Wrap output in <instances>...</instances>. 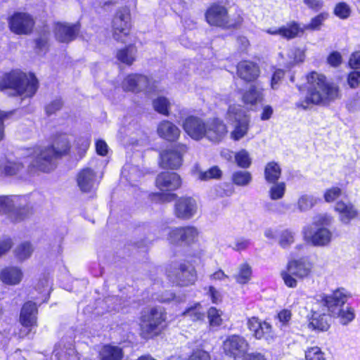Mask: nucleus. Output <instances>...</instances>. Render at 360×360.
Listing matches in <instances>:
<instances>
[{
	"instance_id": "4",
	"label": "nucleus",
	"mask_w": 360,
	"mask_h": 360,
	"mask_svg": "<svg viewBox=\"0 0 360 360\" xmlns=\"http://www.w3.org/2000/svg\"><path fill=\"white\" fill-rule=\"evenodd\" d=\"M33 207L28 196H0V213L8 214L13 221H22L32 214Z\"/></svg>"
},
{
	"instance_id": "41",
	"label": "nucleus",
	"mask_w": 360,
	"mask_h": 360,
	"mask_svg": "<svg viewBox=\"0 0 360 360\" xmlns=\"http://www.w3.org/2000/svg\"><path fill=\"white\" fill-rule=\"evenodd\" d=\"M317 203V198L311 195H302L297 200V207L300 212L311 209Z\"/></svg>"
},
{
	"instance_id": "25",
	"label": "nucleus",
	"mask_w": 360,
	"mask_h": 360,
	"mask_svg": "<svg viewBox=\"0 0 360 360\" xmlns=\"http://www.w3.org/2000/svg\"><path fill=\"white\" fill-rule=\"evenodd\" d=\"M248 328L257 339L272 338V327L266 322L262 321L257 317H251L248 320Z\"/></svg>"
},
{
	"instance_id": "32",
	"label": "nucleus",
	"mask_w": 360,
	"mask_h": 360,
	"mask_svg": "<svg viewBox=\"0 0 360 360\" xmlns=\"http://www.w3.org/2000/svg\"><path fill=\"white\" fill-rule=\"evenodd\" d=\"M263 89L255 85L250 86L243 94V101L246 105H253L263 100Z\"/></svg>"
},
{
	"instance_id": "36",
	"label": "nucleus",
	"mask_w": 360,
	"mask_h": 360,
	"mask_svg": "<svg viewBox=\"0 0 360 360\" xmlns=\"http://www.w3.org/2000/svg\"><path fill=\"white\" fill-rule=\"evenodd\" d=\"M154 300L162 303H171L178 304L185 301L184 295H176L170 291H163L156 293L154 295Z\"/></svg>"
},
{
	"instance_id": "63",
	"label": "nucleus",
	"mask_w": 360,
	"mask_h": 360,
	"mask_svg": "<svg viewBox=\"0 0 360 360\" xmlns=\"http://www.w3.org/2000/svg\"><path fill=\"white\" fill-rule=\"evenodd\" d=\"M304 5L314 11H319L323 6L322 0H302Z\"/></svg>"
},
{
	"instance_id": "34",
	"label": "nucleus",
	"mask_w": 360,
	"mask_h": 360,
	"mask_svg": "<svg viewBox=\"0 0 360 360\" xmlns=\"http://www.w3.org/2000/svg\"><path fill=\"white\" fill-rule=\"evenodd\" d=\"M281 174V169L276 162H270L266 164L264 168V178L268 183L277 181Z\"/></svg>"
},
{
	"instance_id": "56",
	"label": "nucleus",
	"mask_w": 360,
	"mask_h": 360,
	"mask_svg": "<svg viewBox=\"0 0 360 360\" xmlns=\"http://www.w3.org/2000/svg\"><path fill=\"white\" fill-rule=\"evenodd\" d=\"M221 174V172L218 167H213L205 172H200L198 178L201 180L206 181L210 179L219 178Z\"/></svg>"
},
{
	"instance_id": "61",
	"label": "nucleus",
	"mask_w": 360,
	"mask_h": 360,
	"mask_svg": "<svg viewBox=\"0 0 360 360\" xmlns=\"http://www.w3.org/2000/svg\"><path fill=\"white\" fill-rule=\"evenodd\" d=\"M210 358V354L200 348L193 350L191 360H207Z\"/></svg>"
},
{
	"instance_id": "21",
	"label": "nucleus",
	"mask_w": 360,
	"mask_h": 360,
	"mask_svg": "<svg viewBox=\"0 0 360 360\" xmlns=\"http://www.w3.org/2000/svg\"><path fill=\"white\" fill-rule=\"evenodd\" d=\"M122 87L126 91L134 93L142 91H150L148 78L145 75L139 74L127 75L122 83Z\"/></svg>"
},
{
	"instance_id": "37",
	"label": "nucleus",
	"mask_w": 360,
	"mask_h": 360,
	"mask_svg": "<svg viewBox=\"0 0 360 360\" xmlns=\"http://www.w3.org/2000/svg\"><path fill=\"white\" fill-rule=\"evenodd\" d=\"M304 32V28L295 22L281 27V36L287 39H293Z\"/></svg>"
},
{
	"instance_id": "42",
	"label": "nucleus",
	"mask_w": 360,
	"mask_h": 360,
	"mask_svg": "<svg viewBox=\"0 0 360 360\" xmlns=\"http://www.w3.org/2000/svg\"><path fill=\"white\" fill-rule=\"evenodd\" d=\"M328 16L329 15L327 12H323L318 14L311 18L309 23L303 27L304 30H319L323 24V22L328 18Z\"/></svg>"
},
{
	"instance_id": "23",
	"label": "nucleus",
	"mask_w": 360,
	"mask_h": 360,
	"mask_svg": "<svg viewBox=\"0 0 360 360\" xmlns=\"http://www.w3.org/2000/svg\"><path fill=\"white\" fill-rule=\"evenodd\" d=\"M196 211L197 204L192 198H181L175 204L174 214L179 219H191L196 213Z\"/></svg>"
},
{
	"instance_id": "26",
	"label": "nucleus",
	"mask_w": 360,
	"mask_h": 360,
	"mask_svg": "<svg viewBox=\"0 0 360 360\" xmlns=\"http://www.w3.org/2000/svg\"><path fill=\"white\" fill-rule=\"evenodd\" d=\"M260 73L258 65L249 60L240 62L237 65V74L242 79L251 82L256 79Z\"/></svg>"
},
{
	"instance_id": "10",
	"label": "nucleus",
	"mask_w": 360,
	"mask_h": 360,
	"mask_svg": "<svg viewBox=\"0 0 360 360\" xmlns=\"http://www.w3.org/2000/svg\"><path fill=\"white\" fill-rule=\"evenodd\" d=\"M226 118L229 121L237 122L234 129L231 132L233 140L239 141L248 134L250 121L240 105L229 106Z\"/></svg>"
},
{
	"instance_id": "51",
	"label": "nucleus",
	"mask_w": 360,
	"mask_h": 360,
	"mask_svg": "<svg viewBox=\"0 0 360 360\" xmlns=\"http://www.w3.org/2000/svg\"><path fill=\"white\" fill-rule=\"evenodd\" d=\"M288 57L290 59V63L295 64L302 63L304 60V50L299 48H292L288 52Z\"/></svg>"
},
{
	"instance_id": "28",
	"label": "nucleus",
	"mask_w": 360,
	"mask_h": 360,
	"mask_svg": "<svg viewBox=\"0 0 360 360\" xmlns=\"http://www.w3.org/2000/svg\"><path fill=\"white\" fill-rule=\"evenodd\" d=\"M158 135L169 141H176L180 135V129L172 122L165 120L158 127Z\"/></svg>"
},
{
	"instance_id": "6",
	"label": "nucleus",
	"mask_w": 360,
	"mask_h": 360,
	"mask_svg": "<svg viewBox=\"0 0 360 360\" xmlns=\"http://www.w3.org/2000/svg\"><path fill=\"white\" fill-rule=\"evenodd\" d=\"M167 319L165 311L159 307H154L142 311L140 317V335L145 339L158 335L164 328Z\"/></svg>"
},
{
	"instance_id": "49",
	"label": "nucleus",
	"mask_w": 360,
	"mask_h": 360,
	"mask_svg": "<svg viewBox=\"0 0 360 360\" xmlns=\"http://www.w3.org/2000/svg\"><path fill=\"white\" fill-rule=\"evenodd\" d=\"M75 354V351L72 348L66 349L64 347H62L60 344L56 346L55 349L53 351V354L55 358L60 359H70L72 358L73 354Z\"/></svg>"
},
{
	"instance_id": "62",
	"label": "nucleus",
	"mask_w": 360,
	"mask_h": 360,
	"mask_svg": "<svg viewBox=\"0 0 360 360\" xmlns=\"http://www.w3.org/2000/svg\"><path fill=\"white\" fill-rule=\"evenodd\" d=\"M250 245L249 240L240 238L235 240L232 248L236 251H242L246 250Z\"/></svg>"
},
{
	"instance_id": "57",
	"label": "nucleus",
	"mask_w": 360,
	"mask_h": 360,
	"mask_svg": "<svg viewBox=\"0 0 360 360\" xmlns=\"http://www.w3.org/2000/svg\"><path fill=\"white\" fill-rule=\"evenodd\" d=\"M347 83L350 88L356 89L360 85V72L352 71L347 76Z\"/></svg>"
},
{
	"instance_id": "33",
	"label": "nucleus",
	"mask_w": 360,
	"mask_h": 360,
	"mask_svg": "<svg viewBox=\"0 0 360 360\" xmlns=\"http://www.w3.org/2000/svg\"><path fill=\"white\" fill-rule=\"evenodd\" d=\"M101 360H120L123 358L122 349L115 345H104L100 350Z\"/></svg>"
},
{
	"instance_id": "31",
	"label": "nucleus",
	"mask_w": 360,
	"mask_h": 360,
	"mask_svg": "<svg viewBox=\"0 0 360 360\" xmlns=\"http://www.w3.org/2000/svg\"><path fill=\"white\" fill-rule=\"evenodd\" d=\"M77 180V184L82 191H90L94 186L95 174L89 168L84 169L78 174Z\"/></svg>"
},
{
	"instance_id": "43",
	"label": "nucleus",
	"mask_w": 360,
	"mask_h": 360,
	"mask_svg": "<svg viewBox=\"0 0 360 360\" xmlns=\"http://www.w3.org/2000/svg\"><path fill=\"white\" fill-rule=\"evenodd\" d=\"M269 191V195L273 200L281 199L285 193L286 185L284 182H274Z\"/></svg>"
},
{
	"instance_id": "60",
	"label": "nucleus",
	"mask_w": 360,
	"mask_h": 360,
	"mask_svg": "<svg viewBox=\"0 0 360 360\" xmlns=\"http://www.w3.org/2000/svg\"><path fill=\"white\" fill-rule=\"evenodd\" d=\"M292 318V312L289 309H283L278 314V319L281 326H287Z\"/></svg>"
},
{
	"instance_id": "52",
	"label": "nucleus",
	"mask_w": 360,
	"mask_h": 360,
	"mask_svg": "<svg viewBox=\"0 0 360 360\" xmlns=\"http://www.w3.org/2000/svg\"><path fill=\"white\" fill-rule=\"evenodd\" d=\"M153 106L155 110L158 112L167 115L169 102L165 97H159L153 101Z\"/></svg>"
},
{
	"instance_id": "16",
	"label": "nucleus",
	"mask_w": 360,
	"mask_h": 360,
	"mask_svg": "<svg viewBox=\"0 0 360 360\" xmlns=\"http://www.w3.org/2000/svg\"><path fill=\"white\" fill-rule=\"evenodd\" d=\"M205 18L211 25L226 27L232 25L227 8L219 4H212L207 10Z\"/></svg>"
},
{
	"instance_id": "20",
	"label": "nucleus",
	"mask_w": 360,
	"mask_h": 360,
	"mask_svg": "<svg viewBox=\"0 0 360 360\" xmlns=\"http://www.w3.org/2000/svg\"><path fill=\"white\" fill-rule=\"evenodd\" d=\"M25 149L22 153V162L20 159H11L5 158L0 161V171L1 174L6 176H13L18 173L23 167L24 163L28 165V167L35 168L30 165L32 159L25 155Z\"/></svg>"
},
{
	"instance_id": "5",
	"label": "nucleus",
	"mask_w": 360,
	"mask_h": 360,
	"mask_svg": "<svg viewBox=\"0 0 360 360\" xmlns=\"http://www.w3.org/2000/svg\"><path fill=\"white\" fill-rule=\"evenodd\" d=\"M313 269V262L308 257H303L289 260L285 269L282 270L280 274L287 287L295 288L298 279L303 280L309 277Z\"/></svg>"
},
{
	"instance_id": "55",
	"label": "nucleus",
	"mask_w": 360,
	"mask_h": 360,
	"mask_svg": "<svg viewBox=\"0 0 360 360\" xmlns=\"http://www.w3.org/2000/svg\"><path fill=\"white\" fill-rule=\"evenodd\" d=\"M342 193V190L340 188L332 187L325 191L323 197L326 202H332L338 199Z\"/></svg>"
},
{
	"instance_id": "12",
	"label": "nucleus",
	"mask_w": 360,
	"mask_h": 360,
	"mask_svg": "<svg viewBox=\"0 0 360 360\" xmlns=\"http://www.w3.org/2000/svg\"><path fill=\"white\" fill-rule=\"evenodd\" d=\"M167 240L172 244H192L197 241L199 231L195 226H182L167 230Z\"/></svg>"
},
{
	"instance_id": "14",
	"label": "nucleus",
	"mask_w": 360,
	"mask_h": 360,
	"mask_svg": "<svg viewBox=\"0 0 360 360\" xmlns=\"http://www.w3.org/2000/svg\"><path fill=\"white\" fill-rule=\"evenodd\" d=\"M32 17L26 13H15L8 19L10 30L17 34H28L34 27Z\"/></svg>"
},
{
	"instance_id": "15",
	"label": "nucleus",
	"mask_w": 360,
	"mask_h": 360,
	"mask_svg": "<svg viewBox=\"0 0 360 360\" xmlns=\"http://www.w3.org/2000/svg\"><path fill=\"white\" fill-rule=\"evenodd\" d=\"M302 234L304 240L314 246L328 245L332 239V233L324 227L316 228L315 231H312V227L307 226L303 228Z\"/></svg>"
},
{
	"instance_id": "1",
	"label": "nucleus",
	"mask_w": 360,
	"mask_h": 360,
	"mask_svg": "<svg viewBox=\"0 0 360 360\" xmlns=\"http://www.w3.org/2000/svg\"><path fill=\"white\" fill-rule=\"evenodd\" d=\"M71 139L72 136L68 134H58L53 137L51 146H37L27 148L25 155L32 159V166L38 170L49 172L56 167V160L69 152Z\"/></svg>"
},
{
	"instance_id": "44",
	"label": "nucleus",
	"mask_w": 360,
	"mask_h": 360,
	"mask_svg": "<svg viewBox=\"0 0 360 360\" xmlns=\"http://www.w3.org/2000/svg\"><path fill=\"white\" fill-rule=\"evenodd\" d=\"M233 182L240 186H248L252 181V175L247 171H238L233 174Z\"/></svg>"
},
{
	"instance_id": "24",
	"label": "nucleus",
	"mask_w": 360,
	"mask_h": 360,
	"mask_svg": "<svg viewBox=\"0 0 360 360\" xmlns=\"http://www.w3.org/2000/svg\"><path fill=\"white\" fill-rule=\"evenodd\" d=\"M180 176L175 172H165L156 178V186L162 191H172L180 187Z\"/></svg>"
},
{
	"instance_id": "54",
	"label": "nucleus",
	"mask_w": 360,
	"mask_h": 360,
	"mask_svg": "<svg viewBox=\"0 0 360 360\" xmlns=\"http://www.w3.org/2000/svg\"><path fill=\"white\" fill-rule=\"evenodd\" d=\"M323 354L318 347H311L305 352L306 360H323Z\"/></svg>"
},
{
	"instance_id": "35",
	"label": "nucleus",
	"mask_w": 360,
	"mask_h": 360,
	"mask_svg": "<svg viewBox=\"0 0 360 360\" xmlns=\"http://www.w3.org/2000/svg\"><path fill=\"white\" fill-rule=\"evenodd\" d=\"M137 50L134 46H129L119 50L117 53V60L126 65H130L136 60Z\"/></svg>"
},
{
	"instance_id": "29",
	"label": "nucleus",
	"mask_w": 360,
	"mask_h": 360,
	"mask_svg": "<svg viewBox=\"0 0 360 360\" xmlns=\"http://www.w3.org/2000/svg\"><path fill=\"white\" fill-rule=\"evenodd\" d=\"M335 210L340 214V220L344 224H348L350 220L354 219L358 212L354 205L350 202H338Z\"/></svg>"
},
{
	"instance_id": "38",
	"label": "nucleus",
	"mask_w": 360,
	"mask_h": 360,
	"mask_svg": "<svg viewBox=\"0 0 360 360\" xmlns=\"http://www.w3.org/2000/svg\"><path fill=\"white\" fill-rule=\"evenodd\" d=\"M251 277L252 269L247 263L240 264L238 267V273L234 276L236 282L242 285L248 283L250 281Z\"/></svg>"
},
{
	"instance_id": "22",
	"label": "nucleus",
	"mask_w": 360,
	"mask_h": 360,
	"mask_svg": "<svg viewBox=\"0 0 360 360\" xmlns=\"http://www.w3.org/2000/svg\"><path fill=\"white\" fill-rule=\"evenodd\" d=\"M79 30V25L77 23L57 22L55 25L54 34L58 41L69 43L76 38Z\"/></svg>"
},
{
	"instance_id": "40",
	"label": "nucleus",
	"mask_w": 360,
	"mask_h": 360,
	"mask_svg": "<svg viewBox=\"0 0 360 360\" xmlns=\"http://www.w3.org/2000/svg\"><path fill=\"white\" fill-rule=\"evenodd\" d=\"M184 316H188L193 321L202 320L205 317V310L200 303H195L189 307L184 313Z\"/></svg>"
},
{
	"instance_id": "30",
	"label": "nucleus",
	"mask_w": 360,
	"mask_h": 360,
	"mask_svg": "<svg viewBox=\"0 0 360 360\" xmlns=\"http://www.w3.org/2000/svg\"><path fill=\"white\" fill-rule=\"evenodd\" d=\"M22 278V273L18 267H6L1 271L0 279L7 285H17Z\"/></svg>"
},
{
	"instance_id": "64",
	"label": "nucleus",
	"mask_w": 360,
	"mask_h": 360,
	"mask_svg": "<svg viewBox=\"0 0 360 360\" xmlns=\"http://www.w3.org/2000/svg\"><path fill=\"white\" fill-rule=\"evenodd\" d=\"M349 65L352 69H360V51H355L351 55Z\"/></svg>"
},
{
	"instance_id": "13",
	"label": "nucleus",
	"mask_w": 360,
	"mask_h": 360,
	"mask_svg": "<svg viewBox=\"0 0 360 360\" xmlns=\"http://www.w3.org/2000/svg\"><path fill=\"white\" fill-rule=\"evenodd\" d=\"M224 353L229 358H242L247 353L249 345L246 340L239 335H231L226 339L223 345Z\"/></svg>"
},
{
	"instance_id": "48",
	"label": "nucleus",
	"mask_w": 360,
	"mask_h": 360,
	"mask_svg": "<svg viewBox=\"0 0 360 360\" xmlns=\"http://www.w3.org/2000/svg\"><path fill=\"white\" fill-rule=\"evenodd\" d=\"M75 354V351L72 348L66 349L64 347H62L60 344L56 346L55 349L53 351V354L55 358L60 359H70L72 358L73 354Z\"/></svg>"
},
{
	"instance_id": "2",
	"label": "nucleus",
	"mask_w": 360,
	"mask_h": 360,
	"mask_svg": "<svg viewBox=\"0 0 360 360\" xmlns=\"http://www.w3.org/2000/svg\"><path fill=\"white\" fill-rule=\"evenodd\" d=\"M307 93L298 108H309L311 105H327L340 98L339 86L327 80L321 73L312 71L306 76Z\"/></svg>"
},
{
	"instance_id": "59",
	"label": "nucleus",
	"mask_w": 360,
	"mask_h": 360,
	"mask_svg": "<svg viewBox=\"0 0 360 360\" xmlns=\"http://www.w3.org/2000/svg\"><path fill=\"white\" fill-rule=\"evenodd\" d=\"M332 221V217L327 214H322L316 216L314 219L313 225L316 228L319 226L329 225Z\"/></svg>"
},
{
	"instance_id": "50",
	"label": "nucleus",
	"mask_w": 360,
	"mask_h": 360,
	"mask_svg": "<svg viewBox=\"0 0 360 360\" xmlns=\"http://www.w3.org/2000/svg\"><path fill=\"white\" fill-rule=\"evenodd\" d=\"M207 316L211 326H219L222 323L221 312L215 307L208 310Z\"/></svg>"
},
{
	"instance_id": "18",
	"label": "nucleus",
	"mask_w": 360,
	"mask_h": 360,
	"mask_svg": "<svg viewBox=\"0 0 360 360\" xmlns=\"http://www.w3.org/2000/svg\"><path fill=\"white\" fill-rule=\"evenodd\" d=\"M227 133L228 129L223 120L219 118L207 120L205 139L213 143H219Z\"/></svg>"
},
{
	"instance_id": "53",
	"label": "nucleus",
	"mask_w": 360,
	"mask_h": 360,
	"mask_svg": "<svg viewBox=\"0 0 360 360\" xmlns=\"http://www.w3.org/2000/svg\"><path fill=\"white\" fill-rule=\"evenodd\" d=\"M75 148L80 156L84 155L90 146V139L87 137H79L75 140Z\"/></svg>"
},
{
	"instance_id": "7",
	"label": "nucleus",
	"mask_w": 360,
	"mask_h": 360,
	"mask_svg": "<svg viewBox=\"0 0 360 360\" xmlns=\"http://www.w3.org/2000/svg\"><path fill=\"white\" fill-rule=\"evenodd\" d=\"M348 298L345 289H338L332 294L324 295L321 297L322 303L327 307L328 312L333 316H337L343 325H347L354 320L355 317L354 310L352 307L341 309Z\"/></svg>"
},
{
	"instance_id": "17",
	"label": "nucleus",
	"mask_w": 360,
	"mask_h": 360,
	"mask_svg": "<svg viewBox=\"0 0 360 360\" xmlns=\"http://www.w3.org/2000/svg\"><path fill=\"white\" fill-rule=\"evenodd\" d=\"M207 121L193 115L187 117L183 122L186 133L193 140L205 139Z\"/></svg>"
},
{
	"instance_id": "39",
	"label": "nucleus",
	"mask_w": 360,
	"mask_h": 360,
	"mask_svg": "<svg viewBox=\"0 0 360 360\" xmlns=\"http://www.w3.org/2000/svg\"><path fill=\"white\" fill-rule=\"evenodd\" d=\"M334 15L341 20L348 19L352 13V9L350 5L344 1L337 3L333 8Z\"/></svg>"
},
{
	"instance_id": "46",
	"label": "nucleus",
	"mask_w": 360,
	"mask_h": 360,
	"mask_svg": "<svg viewBox=\"0 0 360 360\" xmlns=\"http://www.w3.org/2000/svg\"><path fill=\"white\" fill-rule=\"evenodd\" d=\"M295 234L288 229L281 231L278 234V244L283 248L289 247L295 241Z\"/></svg>"
},
{
	"instance_id": "58",
	"label": "nucleus",
	"mask_w": 360,
	"mask_h": 360,
	"mask_svg": "<svg viewBox=\"0 0 360 360\" xmlns=\"http://www.w3.org/2000/svg\"><path fill=\"white\" fill-rule=\"evenodd\" d=\"M342 57L341 53L336 51L331 52L327 58L328 63L335 68L338 67L342 63Z\"/></svg>"
},
{
	"instance_id": "11",
	"label": "nucleus",
	"mask_w": 360,
	"mask_h": 360,
	"mask_svg": "<svg viewBox=\"0 0 360 360\" xmlns=\"http://www.w3.org/2000/svg\"><path fill=\"white\" fill-rule=\"evenodd\" d=\"M130 27L129 11L127 8H123L117 12L112 20V37L117 41H124L129 33Z\"/></svg>"
},
{
	"instance_id": "47",
	"label": "nucleus",
	"mask_w": 360,
	"mask_h": 360,
	"mask_svg": "<svg viewBox=\"0 0 360 360\" xmlns=\"http://www.w3.org/2000/svg\"><path fill=\"white\" fill-rule=\"evenodd\" d=\"M33 248L30 243H23L15 250L16 257L20 260H25L30 257Z\"/></svg>"
},
{
	"instance_id": "8",
	"label": "nucleus",
	"mask_w": 360,
	"mask_h": 360,
	"mask_svg": "<svg viewBox=\"0 0 360 360\" xmlns=\"http://www.w3.org/2000/svg\"><path fill=\"white\" fill-rule=\"evenodd\" d=\"M167 276L173 285L181 287L193 285L198 278L195 269L186 263L170 266Z\"/></svg>"
},
{
	"instance_id": "19",
	"label": "nucleus",
	"mask_w": 360,
	"mask_h": 360,
	"mask_svg": "<svg viewBox=\"0 0 360 360\" xmlns=\"http://www.w3.org/2000/svg\"><path fill=\"white\" fill-rule=\"evenodd\" d=\"M186 151L184 145L176 146L160 154V165L164 168L176 169L182 162V155Z\"/></svg>"
},
{
	"instance_id": "3",
	"label": "nucleus",
	"mask_w": 360,
	"mask_h": 360,
	"mask_svg": "<svg viewBox=\"0 0 360 360\" xmlns=\"http://www.w3.org/2000/svg\"><path fill=\"white\" fill-rule=\"evenodd\" d=\"M37 79L33 74L13 70L2 77L0 89H12L19 96L31 97L37 91Z\"/></svg>"
},
{
	"instance_id": "9",
	"label": "nucleus",
	"mask_w": 360,
	"mask_h": 360,
	"mask_svg": "<svg viewBox=\"0 0 360 360\" xmlns=\"http://www.w3.org/2000/svg\"><path fill=\"white\" fill-rule=\"evenodd\" d=\"M324 295H319L312 298L311 316L308 324L309 328L312 330L326 331L329 328L330 324L326 314L328 310L321 300Z\"/></svg>"
},
{
	"instance_id": "45",
	"label": "nucleus",
	"mask_w": 360,
	"mask_h": 360,
	"mask_svg": "<svg viewBox=\"0 0 360 360\" xmlns=\"http://www.w3.org/2000/svg\"><path fill=\"white\" fill-rule=\"evenodd\" d=\"M235 161L241 168H248L252 163L250 154L245 149H242L235 154Z\"/></svg>"
},
{
	"instance_id": "27",
	"label": "nucleus",
	"mask_w": 360,
	"mask_h": 360,
	"mask_svg": "<svg viewBox=\"0 0 360 360\" xmlns=\"http://www.w3.org/2000/svg\"><path fill=\"white\" fill-rule=\"evenodd\" d=\"M37 312L35 303L32 302H26L22 307L20 315V323L22 326L28 329L30 327L36 326Z\"/></svg>"
}]
</instances>
